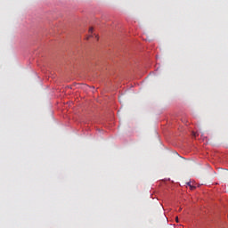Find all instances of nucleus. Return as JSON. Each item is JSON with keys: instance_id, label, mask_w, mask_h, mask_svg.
<instances>
[{"instance_id": "obj_6", "label": "nucleus", "mask_w": 228, "mask_h": 228, "mask_svg": "<svg viewBox=\"0 0 228 228\" xmlns=\"http://www.w3.org/2000/svg\"><path fill=\"white\" fill-rule=\"evenodd\" d=\"M96 39L99 40V37L96 36Z\"/></svg>"}, {"instance_id": "obj_5", "label": "nucleus", "mask_w": 228, "mask_h": 228, "mask_svg": "<svg viewBox=\"0 0 228 228\" xmlns=\"http://www.w3.org/2000/svg\"><path fill=\"white\" fill-rule=\"evenodd\" d=\"M179 211H183V208H179Z\"/></svg>"}, {"instance_id": "obj_1", "label": "nucleus", "mask_w": 228, "mask_h": 228, "mask_svg": "<svg viewBox=\"0 0 228 228\" xmlns=\"http://www.w3.org/2000/svg\"><path fill=\"white\" fill-rule=\"evenodd\" d=\"M89 33H94V28H89Z\"/></svg>"}, {"instance_id": "obj_4", "label": "nucleus", "mask_w": 228, "mask_h": 228, "mask_svg": "<svg viewBox=\"0 0 228 228\" xmlns=\"http://www.w3.org/2000/svg\"><path fill=\"white\" fill-rule=\"evenodd\" d=\"M175 222L179 223V217H177V216L175 217Z\"/></svg>"}, {"instance_id": "obj_2", "label": "nucleus", "mask_w": 228, "mask_h": 228, "mask_svg": "<svg viewBox=\"0 0 228 228\" xmlns=\"http://www.w3.org/2000/svg\"><path fill=\"white\" fill-rule=\"evenodd\" d=\"M190 189H191V190H195V186L190 185Z\"/></svg>"}, {"instance_id": "obj_3", "label": "nucleus", "mask_w": 228, "mask_h": 228, "mask_svg": "<svg viewBox=\"0 0 228 228\" xmlns=\"http://www.w3.org/2000/svg\"><path fill=\"white\" fill-rule=\"evenodd\" d=\"M187 186H191V182H188L186 183Z\"/></svg>"}]
</instances>
